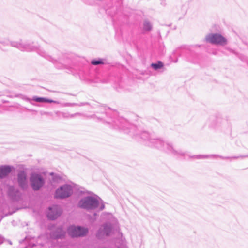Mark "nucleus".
<instances>
[{
  "mask_svg": "<svg viewBox=\"0 0 248 248\" xmlns=\"http://www.w3.org/2000/svg\"><path fill=\"white\" fill-rule=\"evenodd\" d=\"M78 74L81 79L86 81L88 80V78L87 77L86 74L84 73V71L83 70L80 69L78 71Z\"/></svg>",
  "mask_w": 248,
  "mask_h": 248,
  "instance_id": "nucleus-26",
  "label": "nucleus"
},
{
  "mask_svg": "<svg viewBox=\"0 0 248 248\" xmlns=\"http://www.w3.org/2000/svg\"><path fill=\"white\" fill-rule=\"evenodd\" d=\"M81 115H82V114L81 113H79V112L75 113L74 114H66V113H64L63 114V116L64 117H66V118H73V117L77 116H81Z\"/></svg>",
  "mask_w": 248,
  "mask_h": 248,
  "instance_id": "nucleus-27",
  "label": "nucleus"
},
{
  "mask_svg": "<svg viewBox=\"0 0 248 248\" xmlns=\"http://www.w3.org/2000/svg\"><path fill=\"white\" fill-rule=\"evenodd\" d=\"M207 124L211 129L221 130L225 128L226 125H228V122L223 119L221 115H217L210 117L207 122Z\"/></svg>",
  "mask_w": 248,
  "mask_h": 248,
  "instance_id": "nucleus-4",
  "label": "nucleus"
},
{
  "mask_svg": "<svg viewBox=\"0 0 248 248\" xmlns=\"http://www.w3.org/2000/svg\"><path fill=\"white\" fill-rule=\"evenodd\" d=\"M143 30L145 31H149L152 29V25L148 20H145L143 23Z\"/></svg>",
  "mask_w": 248,
  "mask_h": 248,
  "instance_id": "nucleus-24",
  "label": "nucleus"
},
{
  "mask_svg": "<svg viewBox=\"0 0 248 248\" xmlns=\"http://www.w3.org/2000/svg\"><path fill=\"white\" fill-rule=\"evenodd\" d=\"M30 186L34 191H38L45 185L46 181L40 173L33 172L31 173L29 178Z\"/></svg>",
  "mask_w": 248,
  "mask_h": 248,
  "instance_id": "nucleus-6",
  "label": "nucleus"
},
{
  "mask_svg": "<svg viewBox=\"0 0 248 248\" xmlns=\"http://www.w3.org/2000/svg\"><path fill=\"white\" fill-rule=\"evenodd\" d=\"M217 155H194L193 156H190V158H193L196 159H205L208 158H212V157H217Z\"/></svg>",
  "mask_w": 248,
  "mask_h": 248,
  "instance_id": "nucleus-20",
  "label": "nucleus"
},
{
  "mask_svg": "<svg viewBox=\"0 0 248 248\" xmlns=\"http://www.w3.org/2000/svg\"><path fill=\"white\" fill-rule=\"evenodd\" d=\"M160 4L163 6H165L166 5V0H160Z\"/></svg>",
  "mask_w": 248,
  "mask_h": 248,
  "instance_id": "nucleus-31",
  "label": "nucleus"
},
{
  "mask_svg": "<svg viewBox=\"0 0 248 248\" xmlns=\"http://www.w3.org/2000/svg\"><path fill=\"white\" fill-rule=\"evenodd\" d=\"M90 117L96 118L99 122H102L110 128L128 134L132 138H141L146 141L148 146L155 135L154 134L149 133L147 131H140L127 120L119 117L117 111L106 106L99 107L95 114Z\"/></svg>",
  "mask_w": 248,
  "mask_h": 248,
  "instance_id": "nucleus-1",
  "label": "nucleus"
},
{
  "mask_svg": "<svg viewBox=\"0 0 248 248\" xmlns=\"http://www.w3.org/2000/svg\"><path fill=\"white\" fill-rule=\"evenodd\" d=\"M91 63L93 65H109L110 64V62L106 58H98L92 60L91 61Z\"/></svg>",
  "mask_w": 248,
  "mask_h": 248,
  "instance_id": "nucleus-19",
  "label": "nucleus"
},
{
  "mask_svg": "<svg viewBox=\"0 0 248 248\" xmlns=\"http://www.w3.org/2000/svg\"><path fill=\"white\" fill-rule=\"evenodd\" d=\"M164 142V140H163L160 138H157L155 135L153 138L150 140L148 146L161 150L162 147H163Z\"/></svg>",
  "mask_w": 248,
  "mask_h": 248,
  "instance_id": "nucleus-17",
  "label": "nucleus"
},
{
  "mask_svg": "<svg viewBox=\"0 0 248 248\" xmlns=\"http://www.w3.org/2000/svg\"><path fill=\"white\" fill-rule=\"evenodd\" d=\"M17 97L29 102L31 104L33 105H36L32 101H34L38 103H55L59 104V102L57 101H55L52 99H48L44 97H39L37 96H33L32 98H30L26 95L19 94L16 95Z\"/></svg>",
  "mask_w": 248,
  "mask_h": 248,
  "instance_id": "nucleus-9",
  "label": "nucleus"
},
{
  "mask_svg": "<svg viewBox=\"0 0 248 248\" xmlns=\"http://www.w3.org/2000/svg\"><path fill=\"white\" fill-rule=\"evenodd\" d=\"M79 193L81 194H88V195L81 198L78 202V208L84 209L87 211H93L99 207V211L105 209V205L101 199L95 194L88 190H84L83 187L80 188Z\"/></svg>",
  "mask_w": 248,
  "mask_h": 248,
  "instance_id": "nucleus-3",
  "label": "nucleus"
},
{
  "mask_svg": "<svg viewBox=\"0 0 248 248\" xmlns=\"http://www.w3.org/2000/svg\"><path fill=\"white\" fill-rule=\"evenodd\" d=\"M113 230V226L110 223H104L103 225V229H99L96 232V237L98 239L102 238L104 235L109 236Z\"/></svg>",
  "mask_w": 248,
  "mask_h": 248,
  "instance_id": "nucleus-12",
  "label": "nucleus"
},
{
  "mask_svg": "<svg viewBox=\"0 0 248 248\" xmlns=\"http://www.w3.org/2000/svg\"><path fill=\"white\" fill-rule=\"evenodd\" d=\"M121 79L119 77H114L112 76H109L106 78H103L100 80L101 82L103 83H114L113 86L117 89L122 88Z\"/></svg>",
  "mask_w": 248,
  "mask_h": 248,
  "instance_id": "nucleus-16",
  "label": "nucleus"
},
{
  "mask_svg": "<svg viewBox=\"0 0 248 248\" xmlns=\"http://www.w3.org/2000/svg\"><path fill=\"white\" fill-rule=\"evenodd\" d=\"M89 105V103L88 102H82L80 104L78 103H69V106H83L85 105Z\"/></svg>",
  "mask_w": 248,
  "mask_h": 248,
  "instance_id": "nucleus-28",
  "label": "nucleus"
},
{
  "mask_svg": "<svg viewBox=\"0 0 248 248\" xmlns=\"http://www.w3.org/2000/svg\"><path fill=\"white\" fill-rule=\"evenodd\" d=\"M17 183L19 187L23 190H27L28 186L27 176L25 171L20 170L17 174Z\"/></svg>",
  "mask_w": 248,
  "mask_h": 248,
  "instance_id": "nucleus-15",
  "label": "nucleus"
},
{
  "mask_svg": "<svg viewBox=\"0 0 248 248\" xmlns=\"http://www.w3.org/2000/svg\"><path fill=\"white\" fill-rule=\"evenodd\" d=\"M151 67L155 70H158L164 67V63L160 61H158L155 63H152Z\"/></svg>",
  "mask_w": 248,
  "mask_h": 248,
  "instance_id": "nucleus-21",
  "label": "nucleus"
},
{
  "mask_svg": "<svg viewBox=\"0 0 248 248\" xmlns=\"http://www.w3.org/2000/svg\"><path fill=\"white\" fill-rule=\"evenodd\" d=\"M13 167L9 165L0 166V178L6 177L11 172Z\"/></svg>",
  "mask_w": 248,
  "mask_h": 248,
  "instance_id": "nucleus-18",
  "label": "nucleus"
},
{
  "mask_svg": "<svg viewBox=\"0 0 248 248\" xmlns=\"http://www.w3.org/2000/svg\"><path fill=\"white\" fill-rule=\"evenodd\" d=\"M161 150L167 154L172 155L178 157H184L186 155V152L182 150H175L173 143L168 140L165 141L163 147H162Z\"/></svg>",
  "mask_w": 248,
  "mask_h": 248,
  "instance_id": "nucleus-8",
  "label": "nucleus"
},
{
  "mask_svg": "<svg viewBox=\"0 0 248 248\" xmlns=\"http://www.w3.org/2000/svg\"><path fill=\"white\" fill-rule=\"evenodd\" d=\"M50 236L53 240L63 239L66 236V232L62 226H60L50 232Z\"/></svg>",
  "mask_w": 248,
  "mask_h": 248,
  "instance_id": "nucleus-14",
  "label": "nucleus"
},
{
  "mask_svg": "<svg viewBox=\"0 0 248 248\" xmlns=\"http://www.w3.org/2000/svg\"><path fill=\"white\" fill-rule=\"evenodd\" d=\"M40 114L41 115H48V114H49V113L48 112H46V111H41Z\"/></svg>",
  "mask_w": 248,
  "mask_h": 248,
  "instance_id": "nucleus-32",
  "label": "nucleus"
},
{
  "mask_svg": "<svg viewBox=\"0 0 248 248\" xmlns=\"http://www.w3.org/2000/svg\"><path fill=\"white\" fill-rule=\"evenodd\" d=\"M73 194V187L72 185L65 184L55 190L54 198L55 199L63 200L71 197Z\"/></svg>",
  "mask_w": 248,
  "mask_h": 248,
  "instance_id": "nucleus-5",
  "label": "nucleus"
},
{
  "mask_svg": "<svg viewBox=\"0 0 248 248\" xmlns=\"http://www.w3.org/2000/svg\"><path fill=\"white\" fill-rule=\"evenodd\" d=\"M49 175L52 176V180L54 182H58L62 180V177L54 172H50Z\"/></svg>",
  "mask_w": 248,
  "mask_h": 248,
  "instance_id": "nucleus-25",
  "label": "nucleus"
},
{
  "mask_svg": "<svg viewBox=\"0 0 248 248\" xmlns=\"http://www.w3.org/2000/svg\"><path fill=\"white\" fill-rule=\"evenodd\" d=\"M67 232L71 238L83 237L87 235L89 230L81 226L71 225L67 228Z\"/></svg>",
  "mask_w": 248,
  "mask_h": 248,
  "instance_id": "nucleus-7",
  "label": "nucleus"
},
{
  "mask_svg": "<svg viewBox=\"0 0 248 248\" xmlns=\"http://www.w3.org/2000/svg\"><path fill=\"white\" fill-rule=\"evenodd\" d=\"M229 51L231 52V53H232L233 54H234L235 55H237V53H236L235 51H234L232 49H229Z\"/></svg>",
  "mask_w": 248,
  "mask_h": 248,
  "instance_id": "nucleus-33",
  "label": "nucleus"
},
{
  "mask_svg": "<svg viewBox=\"0 0 248 248\" xmlns=\"http://www.w3.org/2000/svg\"><path fill=\"white\" fill-rule=\"evenodd\" d=\"M10 44L12 46L16 47L21 51L36 52L38 55L53 63L58 69L67 68L66 63H62V60L61 59L57 60L52 58L40 46L35 44L34 42L29 41L25 42H23L21 41L19 42L12 41L11 42Z\"/></svg>",
  "mask_w": 248,
  "mask_h": 248,
  "instance_id": "nucleus-2",
  "label": "nucleus"
},
{
  "mask_svg": "<svg viewBox=\"0 0 248 248\" xmlns=\"http://www.w3.org/2000/svg\"><path fill=\"white\" fill-rule=\"evenodd\" d=\"M205 40L207 42L212 44L225 45L227 43V39L221 34L219 33H210L205 37Z\"/></svg>",
  "mask_w": 248,
  "mask_h": 248,
  "instance_id": "nucleus-10",
  "label": "nucleus"
},
{
  "mask_svg": "<svg viewBox=\"0 0 248 248\" xmlns=\"http://www.w3.org/2000/svg\"><path fill=\"white\" fill-rule=\"evenodd\" d=\"M117 10V6H112L110 8H107L106 9V13L111 16H112L115 14Z\"/></svg>",
  "mask_w": 248,
  "mask_h": 248,
  "instance_id": "nucleus-23",
  "label": "nucleus"
},
{
  "mask_svg": "<svg viewBox=\"0 0 248 248\" xmlns=\"http://www.w3.org/2000/svg\"><path fill=\"white\" fill-rule=\"evenodd\" d=\"M25 109L28 111H29V112H33L35 113H37V110H33V109H29L27 108H25Z\"/></svg>",
  "mask_w": 248,
  "mask_h": 248,
  "instance_id": "nucleus-30",
  "label": "nucleus"
},
{
  "mask_svg": "<svg viewBox=\"0 0 248 248\" xmlns=\"http://www.w3.org/2000/svg\"><path fill=\"white\" fill-rule=\"evenodd\" d=\"M84 3L87 5H93L94 3V0H81Z\"/></svg>",
  "mask_w": 248,
  "mask_h": 248,
  "instance_id": "nucleus-29",
  "label": "nucleus"
},
{
  "mask_svg": "<svg viewBox=\"0 0 248 248\" xmlns=\"http://www.w3.org/2000/svg\"><path fill=\"white\" fill-rule=\"evenodd\" d=\"M62 213V210L60 207L53 205L48 207L47 217L49 220H55L61 215Z\"/></svg>",
  "mask_w": 248,
  "mask_h": 248,
  "instance_id": "nucleus-11",
  "label": "nucleus"
},
{
  "mask_svg": "<svg viewBox=\"0 0 248 248\" xmlns=\"http://www.w3.org/2000/svg\"><path fill=\"white\" fill-rule=\"evenodd\" d=\"M7 196L12 201H19L21 199V193L19 190L15 188L13 186H10L7 190Z\"/></svg>",
  "mask_w": 248,
  "mask_h": 248,
  "instance_id": "nucleus-13",
  "label": "nucleus"
},
{
  "mask_svg": "<svg viewBox=\"0 0 248 248\" xmlns=\"http://www.w3.org/2000/svg\"><path fill=\"white\" fill-rule=\"evenodd\" d=\"M247 155H239V156H232L231 157H224L222 156H220L217 155V157H219L222 159H244L245 158H248V156H246Z\"/></svg>",
  "mask_w": 248,
  "mask_h": 248,
  "instance_id": "nucleus-22",
  "label": "nucleus"
}]
</instances>
